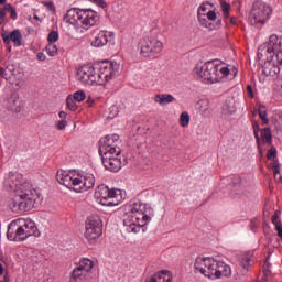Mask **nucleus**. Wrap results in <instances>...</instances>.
Masks as SVG:
<instances>
[{
  "label": "nucleus",
  "mask_w": 282,
  "mask_h": 282,
  "mask_svg": "<svg viewBox=\"0 0 282 282\" xmlns=\"http://www.w3.org/2000/svg\"><path fill=\"white\" fill-rule=\"evenodd\" d=\"M151 215L153 209L147 204L134 203L123 216V226L128 228V232H140V228H144L151 221Z\"/></svg>",
  "instance_id": "f257e3e1"
},
{
  "label": "nucleus",
  "mask_w": 282,
  "mask_h": 282,
  "mask_svg": "<svg viewBox=\"0 0 282 282\" xmlns=\"http://www.w3.org/2000/svg\"><path fill=\"white\" fill-rule=\"evenodd\" d=\"M56 180L62 186H66L75 193H85L89 188H94L96 184V177L94 174L80 175L74 172L57 171Z\"/></svg>",
  "instance_id": "f03ea898"
},
{
  "label": "nucleus",
  "mask_w": 282,
  "mask_h": 282,
  "mask_svg": "<svg viewBox=\"0 0 282 282\" xmlns=\"http://www.w3.org/2000/svg\"><path fill=\"white\" fill-rule=\"evenodd\" d=\"M64 21L70 25H76L77 28H94L98 21H100V15L91 9H69L64 15Z\"/></svg>",
  "instance_id": "7ed1b4c3"
},
{
  "label": "nucleus",
  "mask_w": 282,
  "mask_h": 282,
  "mask_svg": "<svg viewBox=\"0 0 282 282\" xmlns=\"http://www.w3.org/2000/svg\"><path fill=\"white\" fill-rule=\"evenodd\" d=\"M39 193L34 188L22 189L10 203L12 213H28L36 206Z\"/></svg>",
  "instance_id": "20e7f679"
},
{
  "label": "nucleus",
  "mask_w": 282,
  "mask_h": 282,
  "mask_svg": "<svg viewBox=\"0 0 282 282\" xmlns=\"http://www.w3.org/2000/svg\"><path fill=\"white\" fill-rule=\"evenodd\" d=\"M268 56L269 61H276L279 65H282V36L272 34L269 37L268 45H261L258 48V58H263Z\"/></svg>",
  "instance_id": "39448f33"
},
{
  "label": "nucleus",
  "mask_w": 282,
  "mask_h": 282,
  "mask_svg": "<svg viewBox=\"0 0 282 282\" xmlns=\"http://www.w3.org/2000/svg\"><path fill=\"white\" fill-rule=\"evenodd\" d=\"M270 17H272V7L261 0L253 2L249 14L251 25H259V23L263 25L268 23Z\"/></svg>",
  "instance_id": "423d86ee"
},
{
  "label": "nucleus",
  "mask_w": 282,
  "mask_h": 282,
  "mask_svg": "<svg viewBox=\"0 0 282 282\" xmlns=\"http://www.w3.org/2000/svg\"><path fill=\"white\" fill-rule=\"evenodd\" d=\"M220 59H212L206 62L200 68H195L196 74L207 80V83H219L221 80V74H219V67H221Z\"/></svg>",
  "instance_id": "0eeeda50"
},
{
  "label": "nucleus",
  "mask_w": 282,
  "mask_h": 282,
  "mask_svg": "<svg viewBox=\"0 0 282 282\" xmlns=\"http://www.w3.org/2000/svg\"><path fill=\"white\" fill-rule=\"evenodd\" d=\"M119 67L118 63L101 62L97 68V85H107L109 80L116 78Z\"/></svg>",
  "instance_id": "6e6552de"
},
{
  "label": "nucleus",
  "mask_w": 282,
  "mask_h": 282,
  "mask_svg": "<svg viewBox=\"0 0 282 282\" xmlns=\"http://www.w3.org/2000/svg\"><path fill=\"white\" fill-rule=\"evenodd\" d=\"M95 197L99 200L101 206H118L120 200H118V194L113 189L105 184L99 185L95 191Z\"/></svg>",
  "instance_id": "1a4fd4ad"
},
{
  "label": "nucleus",
  "mask_w": 282,
  "mask_h": 282,
  "mask_svg": "<svg viewBox=\"0 0 282 282\" xmlns=\"http://www.w3.org/2000/svg\"><path fill=\"white\" fill-rule=\"evenodd\" d=\"M85 238L87 241H96L102 236V220L98 216H89L86 219Z\"/></svg>",
  "instance_id": "9d476101"
},
{
  "label": "nucleus",
  "mask_w": 282,
  "mask_h": 282,
  "mask_svg": "<svg viewBox=\"0 0 282 282\" xmlns=\"http://www.w3.org/2000/svg\"><path fill=\"white\" fill-rule=\"evenodd\" d=\"M195 272H199L207 279L215 280V272L217 270V260L213 258H197L194 263Z\"/></svg>",
  "instance_id": "9b49d317"
},
{
  "label": "nucleus",
  "mask_w": 282,
  "mask_h": 282,
  "mask_svg": "<svg viewBox=\"0 0 282 282\" xmlns=\"http://www.w3.org/2000/svg\"><path fill=\"white\" fill-rule=\"evenodd\" d=\"M140 45L141 54L145 57L155 56V54H160L164 50L162 41L155 37H144L141 40Z\"/></svg>",
  "instance_id": "f8f14e48"
},
{
  "label": "nucleus",
  "mask_w": 282,
  "mask_h": 282,
  "mask_svg": "<svg viewBox=\"0 0 282 282\" xmlns=\"http://www.w3.org/2000/svg\"><path fill=\"white\" fill-rule=\"evenodd\" d=\"M97 70L94 66L85 65L77 70V80L82 85H98Z\"/></svg>",
  "instance_id": "ddd939ff"
},
{
  "label": "nucleus",
  "mask_w": 282,
  "mask_h": 282,
  "mask_svg": "<svg viewBox=\"0 0 282 282\" xmlns=\"http://www.w3.org/2000/svg\"><path fill=\"white\" fill-rule=\"evenodd\" d=\"M102 164L105 169L108 171H112V173H118L122 166H127L129 164V161L126 156H120L119 159H112L111 154H106L104 158Z\"/></svg>",
  "instance_id": "4468645a"
},
{
  "label": "nucleus",
  "mask_w": 282,
  "mask_h": 282,
  "mask_svg": "<svg viewBox=\"0 0 282 282\" xmlns=\"http://www.w3.org/2000/svg\"><path fill=\"white\" fill-rule=\"evenodd\" d=\"M14 228H17V224H14V223H11L8 226L7 239L9 241L21 242V241H25V239L29 238L23 226H19L15 230H14Z\"/></svg>",
  "instance_id": "2eb2a0df"
},
{
  "label": "nucleus",
  "mask_w": 282,
  "mask_h": 282,
  "mask_svg": "<svg viewBox=\"0 0 282 282\" xmlns=\"http://www.w3.org/2000/svg\"><path fill=\"white\" fill-rule=\"evenodd\" d=\"M1 37L4 45H10L11 41L15 47H21V45H23V34H21V30L19 29L13 30L11 33H8V31L3 30Z\"/></svg>",
  "instance_id": "dca6fc26"
},
{
  "label": "nucleus",
  "mask_w": 282,
  "mask_h": 282,
  "mask_svg": "<svg viewBox=\"0 0 282 282\" xmlns=\"http://www.w3.org/2000/svg\"><path fill=\"white\" fill-rule=\"evenodd\" d=\"M269 55H264L263 58H258L263 63L262 73L264 76H276L279 74V66H276V59H269Z\"/></svg>",
  "instance_id": "f3484780"
},
{
  "label": "nucleus",
  "mask_w": 282,
  "mask_h": 282,
  "mask_svg": "<svg viewBox=\"0 0 282 282\" xmlns=\"http://www.w3.org/2000/svg\"><path fill=\"white\" fill-rule=\"evenodd\" d=\"M120 140V135L111 134L106 135L99 141V152L109 151V149H118V142Z\"/></svg>",
  "instance_id": "a211bd4d"
},
{
  "label": "nucleus",
  "mask_w": 282,
  "mask_h": 282,
  "mask_svg": "<svg viewBox=\"0 0 282 282\" xmlns=\"http://www.w3.org/2000/svg\"><path fill=\"white\" fill-rule=\"evenodd\" d=\"M109 39H111V33L99 31L98 33H95L91 45L93 47H105V45L109 43Z\"/></svg>",
  "instance_id": "6ab92c4d"
},
{
  "label": "nucleus",
  "mask_w": 282,
  "mask_h": 282,
  "mask_svg": "<svg viewBox=\"0 0 282 282\" xmlns=\"http://www.w3.org/2000/svg\"><path fill=\"white\" fill-rule=\"evenodd\" d=\"M243 180L241 176H234L232 184L235 186L234 191L231 192L232 199H239L240 197H243L246 195V191L243 189Z\"/></svg>",
  "instance_id": "aec40b11"
},
{
  "label": "nucleus",
  "mask_w": 282,
  "mask_h": 282,
  "mask_svg": "<svg viewBox=\"0 0 282 282\" xmlns=\"http://www.w3.org/2000/svg\"><path fill=\"white\" fill-rule=\"evenodd\" d=\"M221 276H225L227 279H229V276H232V269L230 268V265L226 264L225 262L217 261L214 280L221 279Z\"/></svg>",
  "instance_id": "412c9836"
},
{
  "label": "nucleus",
  "mask_w": 282,
  "mask_h": 282,
  "mask_svg": "<svg viewBox=\"0 0 282 282\" xmlns=\"http://www.w3.org/2000/svg\"><path fill=\"white\" fill-rule=\"evenodd\" d=\"M22 227L24 228L28 237H41V231H39V227H36L35 221L25 220Z\"/></svg>",
  "instance_id": "4be33fe9"
},
{
  "label": "nucleus",
  "mask_w": 282,
  "mask_h": 282,
  "mask_svg": "<svg viewBox=\"0 0 282 282\" xmlns=\"http://www.w3.org/2000/svg\"><path fill=\"white\" fill-rule=\"evenodd\" d=\"M89 279V273H87L80 264H77V267L72 272L70 282L76 281H87Z\"/></svg>",
  "instance_id": "5701e85b"
},
{
  "label": "nucleus",
  "mask_w": 282,
  "mask_h": 282,
  "mask_svg": "<svg viewBox=\"0 0 282 282\" xmlns=\"http://www.w3.org/2000/svg\"><path fill=\"white\" fill-rule=\"evenodd\" d=\"M272 147V130L270 128H264L261 130L260 147Z\"/></svg>",
  "instance_id": "b1692460"
},
{
  "label": "nucleus",
  "mask_w": 282,
  "mask_h": 282,
  "mask_svg": "<svg viewBox=\"0 0 282 282\" xmlns=\"http://www.w3.org/2000/svg\"><path fill=\"white\" fill-rule=\"evenodd\" d=\"M19 177H21L19 174H14L12 172L9 173L6 182L10 186L11 191H17V188H21V182H19Z\"/></svg>",
  "instance_id": "393cba45"
},
{
  "label": "nucleus",
  "mask_w": 282,
  "mask_h": 282,
  "mask_svg": "<svg viewBox=\"0 0 282 282\" xmlns=\"http://www.w3.org/2000/svg\"><path fill=\"white\" fill-rule=\"evenodd\" d=\"M101 155L102 162H105V158L110 154V158L112 160H118L119 158H122L123 155L122 150L120 148H110L109 150H106L105 152H99Z\"/></svg>",
  "instance_id": "a878e982"
},
{
  "label": "nucleus",
  "mask_w": 282,
  "mask_h": 282,
  "mask_svg": "<svg viewBox=\"0 0 282 282\" xmlns=\"http://www.w3.org/2000/svg\"><path fill=\"white\" fill-rule=\"evenodd\" d=\"M144 282H171V275L162 271V272L155 273L151 278H147Z\"/></svg>",
  "instance_id": "bb28decb"
},
{
  "label": "nucleus",
  "mask_w": 282,
  "mask_h": 282,
  "mask_svg": "<svg viewBox=\"0 0 282 282\" xmlns=\"http://www.w3.org/2000/svg\"><path fill=\"white\" fill-rule=\"evenodd\" d=\"M14 72H17L14 64H9L6 68L0 67V76L1 78H4V80H9V78H12V76H14Z\"/></svg>",
  "instance_id": "cd10ccee"
},
{
  "label": "nucleus",
  "mask_w": 282,
  "mask_h": 282,
  "mask_svg": "<svg viewBox=\"0 0 282 282\" xmlns=\"http://www.w3.org/2000/svg\"><path fill=\"white\" fill-rule=\"evenodd\" d=\"M175 97L171 94H159L155 96L154 101L159 102V105H170V102H174Z\"/></svg>",
  "instance_id": "c85d7f7f"
},
{
  "label": "nucleus",
  "mask_w": 282,
  "mask_h": 282,
  "mask_svg": "<svg viewBox=\"0 0 282 282\" xmlns=\"http://www.w3.org/2000/svg\"><path fill=\"white\" fill-rule=\"evenodd\" d=\"M250 261L251 259L249 257H242L241 261L239 262L241 276H246V274H248V270H250Z\"/></svg>",
  "instance_id": "c756f323"
},
{
  "label": "nucleus",
  "mask_w": 282,
  "mask_h": 282,
  "mask_svg": "<svg viewBox=\"0 0 282 282\" xmlns=\"http://www.w3.org/2000/svg\"><path fill=\"white\" fill-rule=\"evenodd\" d=\"M79 267L84 269L88 274H91L94 270V262L89 258H84L78 262Z\"/></svg>",
  "instance_id": "7c9ffc66"
},
{
  "label": "nucleus",
  "mask_w": 282,
  "mask_h": 282,
  "mask_svg": "<svg viewBox=\"0 0 282 282\" xmlns=\"http://www.w3.org/2000/svg\"><path fill=\"white\" fill-rule=\"evenodd\" d=\"M79 267L84 269L88 274H91L94 270V262L89 258H84L78 262Z\"/></svg>",
  "instance_id": "2f4dec72"
},
{
  "label": "nucleus",
  "mask_w": 282,
  "mask_h": 282,
  "mask_svg": "<svg viewBox=\"0 0 282 282\" xmlns=\"http://www.w3.org/2000/svg\"><path fill=\"white\" fill-rule=\"evenodd\" d=\"M197 18L203 28H209L210 30H216L217 28L213 26V23L208 22L206 13L197 12Z\"/></svg>",
  "instance_id": "473e14b6"
},
{
  "label": "nucleus",
  "mask_w": 282,
  "mask_h": 282,
  "mask_svg": "<svg viewBox=\"0 0 282 282\" xmlns=\"http://www.w3.org/2000/svg\"><path fill=\"white\" fill-rule=\"evenodd\" d=\"M270 169H272L273 171L275 182H282V176L276 177V175H281V165L279 163V160H273Z\"/></svg>",
  "instance_id": "72a5a7b5"
},
{
  "label": "nucleus",
  "mask_w": 282,
  "mask_h": 282,
  "mask_svg": "<svg viewBox=\"0 0 282 282\" xmlns=\"http://www.w3.org/2000/svg\"><path fill=\"white\" fill-rule=\"evenodd\" d=\"M252 127H253V135L256 138L258 151H261V137H259V131H261V128L259 127V122L253 121Z\"/></svg>",
  "instance_id": "f704fd0d"
},
{
  "label": "nucleus",
  "mask_w": 282,
  "mask_h": 282,
  "mask_svg": "<svg viewBox=\"0 0 282 282\" xmlns=\"http://www.w3.org/2000/svg\"><path fill=\"white\" fill-rule=\"evenodd\" d=\"M258 113H259V117L262 121V124H268V122H270L268 120V110L265 109L264 106H259Z\"/></svg>",
  "instance_id": "c9c22d12"
},
{
  "label": "nucleus",
  "mask_w": 282,
  "mask_h": 282,
  "mask_svg": "<svg viewBox=\"0 0 282 282\" xmlns=\"http://www.w3.org/2000/svg\"><path fill=\"white\" fill-rule=\"evenodd\" d=\"M66 106L69 111H76V109H78V105H76V100L72 95L66 98Z\"/></svg>",
  "instance_id": "e433bc0d"
},
{
  "label": "nucleus",
  "mask_w": 282,
  "mask_h": 282,
  "mask_svg": "<svg viewBox=\"0 0 282 282\" xmlns=\"http://www.w3.org/2000/svg\"><path fill=\"white\" fill-rule=\"evenodd\" d=\"M180 124H181V127H188V124H191V116L188 115V112L181 113Z\"/></svg>",
  "instance_id": "4c0bfd02"
},
{
  "label": "nucleus",
  "mask_w": 282,
  "mask_h": 282,
  "mask_svg": "<svg viewBox=\"0 0 282 282\" xmlns=\"http://www.w3.org/2000/svg\"><path fill=\"white\" fill-rule=\"evenodd\" d=\"M220 6L224 13V18L228 19L230 17V3L226 2V0H221Z\"/></svg>",
  "instance_id": "58836bf2"
},
{
  "label": "nucleus",
  "mask_w": 282,
  "mask_h": 282,
  "mask_svg": "<svg viewBox=\"0 0 282 282\" xmlns=\"http://www.w3.org/2000/svg\"><path fill=\"white\" fill-rule=\"evenodd\" d=\"M46 53L48 56H56V54H58V47L54 43H48L46 45Z\"/></svg>",
  "instance_id": "ea45409f"
},
{
  "label": "nucleus",
  "mask_w": 282,
  "mask_h": 282,
  "mask_svg": "<svg viewBox=\"0 0 282 282\" xmlns=\"http://www.w3.org/2000/svg\"><path fill=\"white\" fill-rule=\"evenodd\" d=\"M85 98H87V95H85L84 90H78V91L74 93V95H73V99L76 102H83L85 100Z\"/></svg>",
  "instance_id": "a19ab883"
},
{
  "label": "nucleus",
  "mask_w": 282,
  "mask_h": 282,
  "mask_svg": "<svg viewBox=\"0 0 282 282\" xmlns=\"http://www.w3.org/2000/svg\"><path fill=\"white\" fill-rule=\"evenodd\" d=\"M6 10H7V12L10 13L11 19L13 21H17V17H18L17 15V8L12 7V4H10V3H7L6 4Z\"/></svg>",
  "instance_id": "79ce46f5"
},
{
  "label": "nucleus",
  "mask_w": 282,
  "mask_h": 282,
  "mask_svg": "<svg viewBox=\"0 0 282 282\" xmlns=\"http://www.w3.org/2000/svg\"><path fill=\"white\" fill-rule=\"evenodd\" d=\"M47 41L48 43H56V41H58V32L56 31H52L48 33V36H47Z\"/></svg>",
  "instance_id": "37998d69"
},
{
  "label": "nucleus",
  "mask_w": 282,
  "mask_h": 282,
  "mask_svg": "<svg viewBox=\"0 0 282 282\" xmlns=\"http://www.w3.org/2000/svg\"><path fill=\"white\" fill-rule=\"evenodd\" d=\"M274 158H276V148H274V145H271L270 150L267 152V159L274 160Z\"/></svg>",
  "instance_id": "c03bdc74"
},
{
  "label": "nucleus",
  "mask_w": 282,
  "mask_h": 282,
  "mask_svg": "<svg viewBox=\"0 0 282 282\" xmlns=\"http://www.w3.org/2000/svg\"><path fill=\"white\" fill-rule=\"evenodd\" d=\"M218 74H220V80H221V78H226V76H228V74H230V68L220 66L218 68Z\"/></svg>",
  "instance_id": "a18cd8bd"
},
{
  "label": "nucleus",
  "mask_w": 282,
  "mask_h": 282,
  "mask_svg": "<svg viewBox=\"0 0 282 282\" xmlns=\"http://www.w3.org/2000/svg\"><path fill=\"white\" fill-rule=\"evenodd\" d=\"M272 225L276 227V225H281L279 223V212H275L274 215L271 217Z\"/></svg>",
  "instance_id": "49530a36"
},
{
  "label": "nucleus",
  "mask_w": 282,
  "mask_h": 282,
  "mask_svg": "<svg viewBox=\"0 0 282 282\" xmlns=\"http://www.w3.org/2000/svg\"><path fill=\"white\" fill-rule=\"evenodd\" d=\"M65 127H67V120L66 119H62L61 121H58L57 129L59 131H63V129H65Z\"/></svg>",
  "instance_id": "de8ad7c7"
},
{
  "label": "nucleus",
  "mask_w": 282,
  "mask_h": 282,
  "mask_svg": "<svg viewBox=\"0 0 282 282\" xmlns=\"http://www.w3.org/2000/svg\"><path fill=\"white\" fill-rule=\"evenodd\" d=\"M207 17V20L209 21H215V19H217V13H215V11H208L207 14H205Z\"/></svg>",
  "instance_id": "09e8293b"
},
{
  "label": "nucleus",
  "mask_w": 282,
  "mask_h": 282,
  "mask_svg": "<svg viewBox=\"0 0 282 282\" xmlns=\"http://www.w3.org/2000/svg\"><path fill=\"white\" fill-rule=\"evenodd\" d=\"M6 12H8V9H6V4H4V8L0 9V20L1 21H6Z\"/></svg>",
  "instance_id": "8fccbe9b"
},
{
  "label": "nucleus",
  "mask_w": 282,
  "mask_h": 282,
  "mask_svg": "<svg viewBox=\"0 0 282 282\" xmlns=\"http://www.w3.org/2000/svg\"><path fill=\"white\" fill-rule=\"evenodd\" d=\"M99 8H107V2L105 0H94Z\"/></svg>",
  "instance_id": "3c124183"
},
{
  "label": "nucleus",
  "mask_w": 282,
  "mask_h": 282,
  "mask_svg": "<svg viewBox=\"0 0 282 282\" xmlns=\"http://www.w3.org/2000/svg\"><path fill=\"white\" fill-rule=\"evenodd\" d=\"M45 7L48 8V10L51 11H55L56 8L54 7V2L50 1V2H45Z\"/></svg>",
  "instance_id": "603ef678"
},
{
  "label": "nucleus",
  "mask_w": 282,
  "mask_h": 282,
  "mask_svg": "<svg viewBox=\"0 0 282 282\" xmlns=\"http://www.w3.org/2000/svg\"><path fill=\"white\" fill-rule=\"evenodd\" d=\"M247 93H248V96L250 98H254V93L252 91V86L251 85L247 86Z\"/></svg>",
  "instance_id": "864d4df0"
},
{
  "label": "nucleus",
  "mask_w": 282,
  "mask_h": 282,
  "mask_svg": "<svg viewBox=\"0 0 282 282\" xmlns=\"http://www.w3.org/2000/svg\"><path fill=\"white\" fill-rule=\"evenodd\" d=\"M275 230L278 232V237H280V239H282V226L281 225H276L275 226Z\"/></svg>",
  "instance_id": "5fc2aeb1"
},
{
  "label": "nucleus",
  "mask_w": 282,
  "mask_h": 282,
  "mask_svg": "<svg viewBox=\"0 0 282 282\" xmlns=\"http://www.w3.org/2000/svg\"><path fill=\"white\" fill-rule=\"evenodd\" d=\"M206 2H203L200 6H199V8H198V11L197 12H199L200 14H202V12H206Z\"/></svg>",
  "instance_id": "6e6d98bb"
},
{
  "label": "nucleus",
  "mask_w": 282,
  "mask_h": 282,
  "mask_svg": "<svg viewBox=\"0 0 282 282\" xmlns=\"http://www.w3.org/2000/svg\"><path fill=\"white\" fill-rule=\"evenodd\" d=\"M37 59L39 61H41V62H43V61H46L47 59V56H45V54L44 53H37Z\"/></svg>",
  "instance_id": "4d7b16f0"
},
{
  "label": "nucleus",
  "mask_w": 282,
  "mask_h": 282,
  "mask_svg": "<svg viewBox=\"0 0 282 282\" xmlns=\"http://www.w3.org/2000/svg\"><path fill=\"white\" fill-rule=\"evenodd\" d=\"M59 118H61L62 120H67V112H65V111H59Z\"/></svg>",
  "instance_id": "13d9d810"
},
{
  "label": "nucleus",
  "mask_w": 282,
  "mask_h": 282,
  "mask_svg": "<svg viewBox=\"0 0 282 282\" xmlns=\"http://www.w3.org/2000/svg\"><path fill=\"white\" fill-rule=\"evenodd\" d=\"M230 23H231L232 25H236V24H237V18H231V19H230Z\"/></svg>",
  "instance_id": "bf43d9fd"
},
{
  "label": "nucleus",
  "mask_w": 282,
  "mask_h": 282,
  "mask_svg": "<svg viewBox=\"0 0 282 282\" xmlns=\"http://www.w3.org/2000/svg\"><path fill=\"white\" fill-rule=\"evenodd\" d=\"M263 272H264L265 276H268V274H270V270H268V269L265 268V265L263 267Z\"/></svg>",
  "instance_id": "052dcab7"
},
{
  "label": "nucleus",
  "mask_w": 282,
  "mask_h": 282,
  "mask_svg": "<svg viewBox=\"0 0 282 282\" xmlns=\"http://www.w3.org/2000/svg\"><path fill=\"white\" fill-rule=\"evenodd\" d=\"M254 228H257V224L254 223V220H251V230H254Z\"/></svg>",
  "instance_id": "680f3d73"
},
{
  "label": "nucleus",
  "mask_w": 282,
  "mask_h": 282,
  "mask_svg": "<svg viewBox=\"0 0 282 282\" xmlns=\"http://www.w3.org/2000/svg\"><path fill=\"white\" fill-rule=\"evenodd\" d=\"M3 264L0 263V276L3 274Z\"/></svg>",
  "instance_id": "e2e57ef3"
},
{
  "label": "nucleus",
  "mask_w": 282,
  "mask_h": 282,
  "mask_svg": "<svg viewBox=\"0 0 282 282\" xmlns=\"http://www.w3.org/2000/svg\"><path fill=\"white\" fill-rule=\"evenodd\" d=\"M221 26V20L217 21L216 28H220Z\"/></svg>",
  "instance_id": "0e129e2a"
},
{
  "label": "nucleus",
  "mask_w": 282,
  "mask_h": 282,
  "mask_svg": "<svg viewBox=\"0 0 282 282\" xmlns=\"http://www.w3.org/2000/svg\"><path fill=\"white\" fill-rule=\"evenodd\" d=\"M7 50H8V52H12V45L9 44Z\"/></svg>",
  "instance_id": "69168bd1"
},
{
  "label": "nucleus",
  "mask_w": 282,
  "mask_h": 282,
  "mask_svg": "<svg viewBox=\"0 0 282 282\" xmlns=\"http://www.w3.org/2000/svg\"><path fill=\"white\" fill-rule=\"evenodd\" d=\"M6 3V0H0V6H3Z\"/></svg>",
  "instance_id": "338daca9"
},
{
  "label": "nucleus",
  "mask_w": 282,
  "mask_h": 282,
  "mask_svg": "<svg viewBox=\"0 0 282 282\" xmlns=\"http://www.w3.org/2000/svg\"><path fill=\"white\" fill-rule=\"evenodd\" d=\"M0 282H9V281H8V278L4 276V280L0 281Z\"/></svg>",
  "instance_id": "774afa93"
}]
</instances>
